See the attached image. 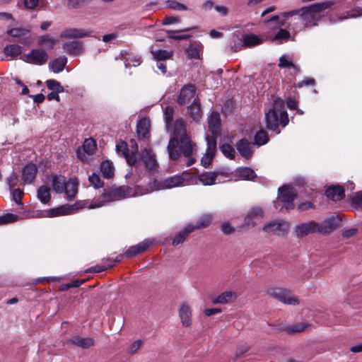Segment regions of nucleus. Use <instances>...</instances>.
<instances>
[{"label":"nucleus","instance_id":"1","mask_svg":"<svg viewBox=\"0 0 362 362\" xmlns=\"http://www.w3.org/2000/svg\"><path fill=\"white\" fill-rule=\"evenodd\" d=\"M335 4L334 1H325L315 3L299 9L284 12L283 16H297L305 27H313L318 24L325 15V10Z\"/></svg>","mask_w":362,"mask_h":362},{"label":"nucleus","instance_id":"2","mask_svg":"<svg viewBox=\"0 0 362 362\" xmlns=\"http://www.w3.org/2000/svg\"><path fill=\"white\" fill-rule=\"evenodd\" d=\"M116 201L112 189L105 192L101 197L94 201L78 200L73 204H63L45 211L48 217H56L73 214L76 210L83 208L93 209L105 206L106 204Z\"/></svg>","mask_w":362,"mask_h":362},{"label":"nucleus","instance_id":"3","mask_svg":"<svg viewBox=\"0 0 362 362\" xmlns=\"http://www.w3.org/2000/svg\"><path fill=\"white\" fill-rule=\"evenodd\" d=\"M265 120L267 129L276 131L277 134L280 133L278 129L279 124L285 127L288 124V117L283 100H274L272 107L266 112Z\"/></svg>","mask_w":362,"mask_h":362},{"label":"nucleus","instance_id":"4","mask_svg":"<svg viewBox=\"0 0 362 362\" xmlns=\"http://www.w3.org/2000/svg\"><path fill=\"white\" fill-rule=\"evenodd\" d=\"M170 159L177 160L180 155L184 157L195 156L197 153V146L189 136H184L177 138H170L167 147Z\"/></svg>","mask_w":362,"mask_h":362},{"label":"nucleus","instance_id":"5","mask_svg":"<svg viewBox=\"0 0 362 362\" xmlns=\"http://www.w3.org/2000/svg\"><path fill=\"white\" fill-rule=\"evenodd\" d=\"M296 197L295 189L290 185H285L279 188L277 200L274 202V206L281 212L288 211L294 208Z\"/></svg>","mask_w":362,"mask_h":362},{"label":"nucleus","instance_id":"6","mask_svg":"<svg viewBox=\"0 0 362 362\" xmlns=\"http://www.w3.org/2000/svg\"><path fill=\"white\" fill-rule=\"evenodd\" d=\"M190 177L187 173L175 175L164 180H154L153 187L148 189V193L153 190L168 189L189 185Z\"/></svg>","mask_w":362,"mask_h":362},{"label":"nucleus","instance_id":"7","mask_svg":"<svg viewBox=\"0 0 362 362\" xmlns=\"http://www.w3.org/2000/svg\"><path fill=\"white\" fill-rule=\"evenodd\" d=\"M21 59L26 63L42 66L48 61L49 54L42 48H35L28 54L23 55Z\"/></svg>","mask_w":362,"mask_h":362},{"label":"nucleus","instance_id":"8","mask_svg":"<svg viewBox=\"0 0 362 362\" xmlns=\"http://www.w3.org/2000/svg\"><path fill=\"white\" fill-rule=\"evenodd\" d=\"M116 200L125 197L143 195L148 193V189H143L139 186H136L134 189L127 186H122L115 189H112Z\"/></svg>","mask_w":362,"mask_h":362},{"label":"nucleus","instance_id":"9","mask_svg":"<svg viewBox=\"0 0 362 362\" xmlns=\"http://www.w3.org/2000/svg\"><path fill=\"white\" fill-rule=\"evenodd\" d=\"M208 131L211 133L209 135L208 133L206 134V140H215L216 141L218 136L219 135L220 127H221V118L220 115L217 112H212L208 117Z\"/></svg>","mask_w":362,"mask_h":362},{"label":"nucleus","instance_id":"10","mask_svg":"<svg viewBox=\"0 0 362 362\" xmlns=\"http://www.w3.org/2000/svg\"><path fill=\"white\" fill-rule=\"evenodd\" d=\"M288 222L284 220H276L266 223L262 230L269 234L283 235L288 232Z\"/></svg>","mask_w":362,"mask_h":362},{"label":"nucleus","instance_id":"11","mask_svg":"<svg viewBox=\"0 0 362 362\" xmlns=\"http://www.w3.org/2000/svg\"><path fill=\"white\" fill-rule=\"evenodd\" d=\"M268 294L274 298L278 299L285 304L296 305L299 303L298 299L287 291L279 288H270Z\"/></svg>","mask_w":362,"mask_h":362},{"label":"nucleus","instance_id":"12","mask_svg":"<svg viewBox=\"0 0 362 362\" xmlns=\"http://www.w3.org/2000/svg\"><path fill=\"white\" fill-rule=\"evenodd\" d=\"M30 26L12 28L7 30V35L20 38V42L24 45H29L31 43L32 37H30Z\"/></svg>","mask_w":362,"mask_h":362},{"label":"nucleus","instance_id":"13","mask_svg":"<svg viewBox=\"0 0 362 362\" xmlns=\"http://www.w3.org/2000/svg\"><path fill=\"white\" fill-rule=\"evenodd\" d=\"M141 160L145 168L150 172H156L158 168V163L155 153L151 148H145L140 153Z\"/></svg>","mask_w":362,"mask_h":362},{"label":"nucleus","instance_id":"14","mask_svg":"<svg viewBox=\"0 0 362 362\" xmlns=\"http://www.w3.org/2000/svg\"><path fill=\"white\" fill-rule=\"evenodd\" d=\"M96 150V144L92 138L86 139L82 146L78 148L76 151L78 158L83 162L88 160V156H92Z\"/></svg>","mask_w":362,"mask_h":362},{"label":"nucleus","instance_id":"15","mask_svg":"<svg viewBox=\"0 0 362 362\" xmlns=\"http://www.w3.org/2000/svg\"><path fill=\"white\" fill-rule=\"evenodd\" d=\"M340 218L337 215H332L322 222H317L318 233L327 234L334 230L339 224Z\"/></svg>","mask_w":362,"mask_h":362},{"label":"nucleus","instance_id":"16","mask_svg":"<svg viewBox=\"0 0 362 362\" xmlns=\"http://www.w3.org/2000/svg\"><path fill=\"white\" fill-rule=\"evenodd\" d=\"M93 32L90 30L69 28L62 30L59 37L62 39H78L87 37H92Z\"/></svg>","mask_w":362,"mask_h":362},{"label":"nucleus","instance_id":"17","mask_svg":"<svg viewBox=\"0 0 362 362\" xmlns=\"http://www.w3.org/2000/svg\"><path fill=\"white\" fill-rule=\"evenodd\" d=\"M283 14L284 13H281L280 16H272L269 18L265 19L264 23L268 25V26L271 28H274V27L284 26L289 28L291 26V20L294 16L285 17L283 16Z\"/></svg>","mask_w":362,"mask_h":362},{"label":"nucleus","instance_id":"18","mask_svg":"<svg viewBox=\"0 0 362 362\" xmlns=\"http://www.w3.org/2000/svg\"><path fill=\"white\" fill-rule=\"evenodd\" d=\"M317 222L315 221L302 223L295 227L294 232L298 238H303L309 234L317 233Z\"/></svg>","mask_w":362,"mask_h":362},{"label":"nucleus","instance_id":"19","mask_svg":"<svg viewBox=\"0 0 362 362\" xmlns=\"http://www.w3.org/2000/svg\"><path fill=\"white\" fill-rule=\"evenodd\" d=\"M263 218V211L259 207H255L250 210L245 218V225L249 227H253L260 223Z\"/></svg>","mask_w":362,"mask_h":362},{"label":"nucleus","instance_id":"20","mask_svg":"<svg viewBox=\"0 0 362 362\" xmlns=\"http://www.w3.org/2000/svg\"><path fill=\"white\" fill-rule=\"evenodd\" d=\"M64 51L74 56H78L83 53V43L81 41H68L62 44Z\"/></svg>","mask_w":362,"mask_h":362},{"label":"nucleus","instance_id":"21","mask_svg":"<svg viewBox=\"0 0 362 362\" xmlns=\"http://www.w3.org/2000/svg\"><path fill=\"white\" fill-rule=\"evenodd\" d=\"M207 148L206 153L201 159V163L204 168H209L214 156L216 150V141L206 140Z\"/></svg>","mask_w":362,"mask_h":362},{"label":"nucleus","instance_id":"22","mask_svg":"<svg viewBox=\"0 0 362 362\" xmlns=\"http://www.w3.org/2000/svg\"><path fill=\"white\" fill-rule=\"evenodd\" d=\"M116 151L121 156H124L129 165H134L137 163L135 153H129L127 145L124 141L118 142L116 145Z\"/></svg>","mask_w":362,"mask_h":362},{"label":"nucleus","instance_id":"23","mask_svg":"<svg viewBox=\"0 0 362 362\" xmlns=\"http://www.w3.org/2000/svg\"><path fill=\"white\" fill-rule=\"evenodd\" d=\"M235 147L238 152L242 157L248 159L252 156L253 153L254 144L243 139L236 143Z\"/></svg>","mask_w":362,"mask_h":362},{"label":"nucleus","instance_id":"24","mask_svg":"<svg viewBox=\"0 0 362 362\" xmlns=\"http://www.w3.org/2000/svg\"><path fill=\"white\" fill-rule=\"evenodd\" d=\"M195 90V87L191 84L183 86L177 95L178 103L183 105L189 102L194 97Z\"/></svg>","mask_w":362,"mask_h":362},{"label":"nucleus","instance_id":"25","mask_svg":"<svg viewBox=\"0 0 362 362\" xmlns=\"http://www.w3.org/2000/svg\"><path fill=\"white\" fill-rule=\"evenodd\" d=\"M153 240L146 239L143 242L132 246L126 251L125 256L127 257H132L145 251L153 244Z\"/></svg>","mask_w":362,"mask_h":362},{"label":"nucleus","instance_id":"26","mask_svg":"<svg viewBox=\"0 0 362 362\" xmlns=\"http://www.w3.org/2000/svg\"><path fill=\"white\" fill-rule=\"evenodd\" d=\"M37 168L34 163L27 164L22 170V179L25 183L31 184L37 175Z\"/></svg>","mask_w":362,"mask_h":362},{"label":"nucleus","instance_id":"27","mask_svg":"<svg viewBox=\"0 0 362 362\" xmlns=\"http://www.w3.org/2000/svg\"><path fill=\"white\" fill-rule=\"evenodd\" d=\"M233 175L237 177L235 180H252L257 177L254 170L248 167L238 168L234 172H233Z\"/></svg>","mask_w":362,"mask_h":362},{"label":"nucleus","instance_id":"28","mask_svg":"<svg viewBox=\"0 0 362 362\" xmlns=\"http://www.w3.org/2000/svg\"><path fill=\"white\" fill-rule=\"evenodd\" d=\"M78 189V182L76 177H71L67 181L66 184V189L64 190V193L66 194V199L68 200H73L77 193Z\"/></svg>","mask_w":362,"mask_h":362},{"label":"nucleus","instance_id":"29","mask_svg":"<svg viewBox=\"0 0 362 362\" xmlns=\"http://www.w3.org/2000/svg\"><path fill=\"white\" fill-rule=\"evenodd\" d=\"M203 45L199 42L191 43L186 49V53L189 59H199L203 52Z\"/></svg>","mask_w":362,"mask_h":362},{"label":"nucleus","instance_id":"30","mask_svg":"<svg viewBox=\"0 0 362 362\" xmlns=\"http://www.w3.org/2000/svg\"><path fill=\"white\" fill-rule=\"evenodd\" d=\"M187 112L194 122H199L202 119L203 112L198 100L194 99L192 103L187 107Z\"/></svg>","mask_w":362,"mask_h":362},{"label":"nucleus","instance_id":"31","mask_svg":"<svg viewBox=\"0 0 362 362\" xmlns=\"http://www.w3.org/2000/svg\"><path fill=\"white\" fill-rule=\"evenodd\" d=\"M179 316L183 326L189 327L191 325L192 310L188 305L184 303L180 306Z\"/></svg>","mask_w":362,"mask_h":362},{"label":"nucleus","instance_id":"32","mask_svg":"<svg viewBox=\"0 0 362 362\" xmlns=\"http://www.w3.org/2000/svg\"><path fill=\"white\" fill-rule=\"evenodd\" d=\"M230 47L235 52L244 49V35L240 32L234 33L230 38Z\"/></svg>","mask_w":362,"mask_h":362},{"label":"nucleus","instance_id":"33","mask_svg":"<svg viewBox=\"0 0 362 362\" xmlns=\"http://www.w3.org/2000/svg\"><path fill=\"white\" fill-rule=\"evenodd\" d=\"M267 37L258 36L255 34L244 35L245 48L252 47L262 44Z\"/></svg>","mask_w":362,"mask_h":362},{"label":"nucleus","instance_id":"34","mask_svg":"<svg viewBox=\"0 0 362 362\" xmlns=\"http://www.w3.org/2000/svg\"><path fill=\"white\" fill-rule=\"evenodd\" d=\"M136 132L139 138H146L150 134V120L143 118L139 121L136 125Z\"/></svg>","mask_w":362,"mask_h":362},{"label":"nucleus","instance_id":"35","mask_svg":"<svg viewBox=\"0 0 362 362\" xmlns=\"http://www.w3.org/2000/svg\"><path fill=\"white\" fill-rule=\"evenodd\" d=\"M67 61L66 57L60 56L49 62V67L54 73L58 74L64 70L67 64Z\"/></svg>","mask_w":362,"mask_h":362},{"label":"nucleus","instance_id":"36","mask_svg":"<svg viewBox=\"0 0 362 362\" xmlns=\"http://www.w3.org/2000/svg\"><path fill=\"white\" fill-rule=\"evenodd\" d=\"M122 258V255H119L116 257L115 260L110 258L104 259L103 260L100 265H97L95 267L91 268V271L93 272H100L102 271H105L108 268H111L112 267H113L116 263L121 262Z\"/></svg>","mask_w":362,"mask_h":362},{"label":"nucleus","instance_id":"37","mask_svg":"<svg viewBox=\"0 0 362 362\" xmlns=\"http://www.w3.org/2000/svg\"><path fill=\"white\" fill-rule=\"evenodd\" d=\"M66 177L63 175H54L52 177V183L54 191L57 194L64 193L66 189Z\"/></svg>","mask_w":362,"mask_h":362},{"label":"nucleus","instance_id":"38","mask_svg":"<svg viewBox=\"0 0 362 362\" xmlns=\"http://www.w3.org/2000/svg\"><path fill=\"white\" fill-rule=\"evenodd\" d=\"M199 181L204 186H211L216 183V173L214 171L203 172L198 175Z\"/></svg>","mask_w":362,"mask_h":362},{"label":"nucleus","instance_id":"39","mask_svg":"<svg viewBox=\"0 0 362 362\" xmlns=\"http://www.w3.org/2000/svg\"><path fill=\"white\" fill-rule=\"evenodd\" d=\"M195 229L196 227L192 226V224L186 226L182 230L175 235L173 241V245H177L182 243L185 240L187 236Z\"/></svg>","mask_w":362,"mask_h":362},{"label":"nucleus","instance_id":"40","mask_svg":"<svg viewBox=\"0 0 362 362\" xmlns=\"http://www.w3.org/2000/svg\"><path fill=\"white\" fill-rule=\"evenodd\" d=\"M326 196L334 201L341 199L344 196V190L340 186H332L327 189Z\"/></svg>","mask_w":362,"mask_h":362},{"label":"nucleus","instance_id":"41","mask_svg":"<svg viewBox=\"0 0 362 362\" xmlns=\"http://www.w3.org/2000/svg\"><path fill=\"white\" fill-rule=\"evenodd\" d=\"M70 342L78 347L86 349L93 345L94 340L90 337H81L74 336L69 339Z\"/></svg>","mask_w":362,"mask_h":362},{"label":"nucleus","instance_id":"42","mask_svg":"<svg viewBox=\"0 0 362 362\" xmlns=\"http://www.w3.org/2000/svg\"><path fill=\"white\" fill-rule=\"evenodd\" d=\"M236 298L235 293L233 291H226L220 294L217 298L212 300L214 304H226L234 300Z\"/></svg>","mask_w":362,"mask_h":362},{"label":"nucleus","instance_id":"43","mask_svg":"<svg viewBox=\"0 0 362 362\" xmlns=\"http://www.w3.org/2000/svg\"><path fill=\"white\" fill-rule=\"evenodd\" d=\"M362 11L361 8L354 9L347 12L346 16H330L329 20L332 23H336L337 22L342 21L347 18H352L361 16Z\"/></svg>","mask_w":362,"mask_h":362},{"label":"nucleus","instance_id":"44","mask_svg":"<svg viewBox=\"0 0 362 362\" xmlns=\"http://www.w3.org/2000/svg\"><path fill=\"white\" fill-rule=\"evenodd\" d=\"M174 136L173 138L180 139L184 136H189L185 129V124L182 119H177L173 125Z\"/></svg>","mask_w":362,"mask_h":362},{"label":"nucleus","instance_id":"45","mask_svg":"<svg viewBox=\"0 0 362 362\" xmlns=\"http://www.w3.org/2000/svg\"><path fill=\"white\" fill-rule=\"evenodd\" d=\"M57 40L54 37L50 35H44L40 36L37 39V45L41 47H44L46 48H52Z\"/></svg>","mask_w":362,"mask_h":362},{"label":"nucleus","instance_id":"46","mask_svg":"<svg viewBox=\"0 0 362 362\" xmlns=\"http://www.w3.org/2000/svg\"><path fill=\"white\" fill-rule=\"evenodd\" d=\"M23 52L22 47L16 44L6 45L4 49V52L7 57L13 59L19 56Z\"/></svg>","mask_w":362,"mask_h":362},{"label":"nucleus","instance_id":"47","mask_svg":"<svg viewBox=\"0 0 362 362\" xmlns=\"http://www.w3.org/2000/svg\"><path fill=\"white\" fill-rule=\"evenodd\" d=\"M100 170L103 177L109 179L113 177L115 168L112 162L109 160H105L100 164Z\"/></svg>","mask_w":362,"mask_h":362},{"label":"nucleus","instance_id":"48","mask_svg":"<svg viewBox=\"0 0 362 362\" xmlns=\"http://www.w3.org/2000/svg\"><path fill=\"white\" fill-rule=\"evenodd\" d=\"M37 197L42 204H47L51 199L49 187L45 185L40 187L37 189Z\"/></svg>","mask_w":362,"mask_h":362},{"label":"nucleus","instance_id":"49","mask_svg":"<svg viewBox=\"0 0 362 362\" xmlns=\"http://www.w3.org/2000/svg\"><path fill=\"white\" fill-rule=\"evenodd\" d=\"M269 37L274 42L281 43L290 37V33L286 29L280 28L274 35H270Z\"/></svg>","mask_w":362,"mask_h":362},{"label":"nucleus","instance_id":"50","mask_svg":"<svg viewBox=\"0 0 362 362\" xmlns=\"http://www.w3.org/2000/svg\"><path fill=\"white\" fill-rule=\"evenodd\" d=\"M311 327V325L306 322H299L286 327V331L289 334L301 332Z\"/></svg>","mask_w":362,"mask_h":362},{"label":"nucleus","instance_id":"51","mask_svg":"<svg viewBox=\"0 0 362 362\" xmlns=\"http://www.w3.org/2000/svg\"><path fill=\"white\" fill-rule=\"evenodd\" d=\"M153 57L157 62H163L165 59H170L173 56V51L165 49H157L151 52Z\"/></svg>","mask_w":362,"mask_h":362},{"label":"nucleus","instance_id":"52","mask_svg":"<svg viewBox=\"0 0 362 362\" xmlns=\"http://www.w3.org/2000/svg\"><path fill=\"white\" fill-rule=\"evenodd\" d=\"M191 30H192L191 28H185L183 30H168L167 33H168L169 37L171 39L177 40H186V39L189 38L191 37V35H178V33H180L182 32H187Z\"/></svg>","mask_w":362,"mask_h":362},{"label":"nucleus","instance_id":"53","mask_svg":"<svg viewBox=\"0 0 362 362\" xmlns=\"http://www.w3.org/2000/svg\"><path fill=\"white\" fill-rule=\"evenodd\" d=\"M279 66L281 68L293 69L297 71H299V68L292 62L291 59L288 57L286 55H283L279 58Z\"/></svg>","mask_w":362,"mask_h":362},{"label":"nucleus","instance_id":"54","mask_svg":"<svg viewBox=\"0 0 362 362\" xmlns=\"http://www.w3.org/2000/svg\"><path fill=\"white\" fill-rule=\"evenodd\" d=\"M165 6L168 8L175 11H186L187 7L178 1L174 0H167L165 1Z\"/></svg>","mask_w":362,"mask_h":362},{"label":"nucleus","instance_id":"55","mask_svg":"<svg viewBox=\"0 0 362 362\" xmlns=\"http://www.w3.org/2000/svg\"><path fill=\"white\" fill-rule=\"evenodd\" d=\"M212 221V216L210 214H204L200 217L199 221H197L196 225H192V226L196 227V228H205L210 225Z\"/></svg>","mask_w":362,"mask_h":362},{"label":"nucleus","instance_id":"56","mask_svg":"<svg viewBox=\"0 0 362 362\" xmlns=\"http://www.w3.org/2000/svg\"><path fill=\"white\" fill-rule=\"evenodd\" d=\"M269 141V137L266 132L260 130L256 133L255 136V141L257 145L262 146L267 144Z\"/></svg>","mask_w":362,"mask_h":362},{"label":"nucleus","instance_id":"57","mask_svg":"<svg viewBox=\"0 0 362 362\" xmlns=\"http://www.w3.org/2000/svg\"><path fill=\"white\" fill-rule=\"evenodd\" d=\"M220 149L222 153L227 158L230 159H233L235 158V149L234 148L228 144H224L220 146Z\"/></svg>","mask_w":362,"mask_h":362},{"label":"nucleus","instance_id":"58","mask_svg":"<svg viewBox=\"0 0 362 362\" xmlns=\"http://www.w3.org/2000/svg\"><path fill=\"white\" fill-rule=\"evenodd\" d=\"M47 86L49 89L52 90L54 92L57 93H62L64 90V88L59 82L56 80L49 79L46 81Z\"/></svg>","mask_w":362,"mask_h":362},{"label":"nucleus","instance_id":"59","mask_svg":"<svg viewBox=\"0 0 362 362\" xmlns=\"http://www.w3.org/2000/svg\"><path fill=\"white\" fill-rule=\"evenodd\" d=\"M20 217L13 214H7L0 216V225L16 222Z\"/></svg>","mask_w":362,"mask_h":362},{"label":"nucleus","instance_id":"60","mask_svg":"<svg viewBox=\"0 0 362 362\" xmlns=\"http://www.w3.org/2000/svg\"><path fill=\"white\" fill-rule=\"evenodd\" d=\"M164 119L166 124V127H168L170 123L173 121L174 109L171 106H166L163 109Z\"/></svg>","mask_w":362,"mask_h":362},{"label":"nucleus","instance_id":"61","mask_svg":"<svg viewBox=\"0 0 362 362\" xmlns=\"http://www.w3.org/2000/svg\"><path fill=\"white\" fill-rule=\"evenodd\" d=\"M88 180L90 185H93L95 188H100L103 185V182L100 180V176L96 173H93L91 175H90Z\"/></svg>","mask_w":362,"mask_h":362},{"label":"nucleus","instance_id":"62","mask_svg":"<svg viewBox=\"0 0 362 362\" xmlns=\"http://www.w3.org/2000/svg\"><path fill=\"white\" fill-rule=\"evenodd\" d=\"M90 1L91 0H68L67 6L70 8H78Z\"/></svg>","mask_w":362,"mask_h":362},{"label":"nucleus","instance_id":"63","mask_svg":"<svg viewBox=\"0 0 362 362\" xmlns=\"http://www.w3.org/2000/svg\"><path fill=\"white\" fill-rule=\"evenodd\" d=\"M23 192L20 189H16L12 192V199L18 204L22 205L21 199Z\"/></svg>","mask_w":362,"mask_h":362},{"label":"nucleus","instance_id":"64","mask_svg":"<svg viewBox=\"0 0 362 362\" xmlns=\"http://www.w3.org/2000/svg\"><path fill=\"white\" fill-rule=\"evenodd\" d=\"M140 64V57L134 56L132 58H125L124 65L126 67L131 66H136Z\"/></svg>","mask_w":362,"mask_h":362}]
</instances>
